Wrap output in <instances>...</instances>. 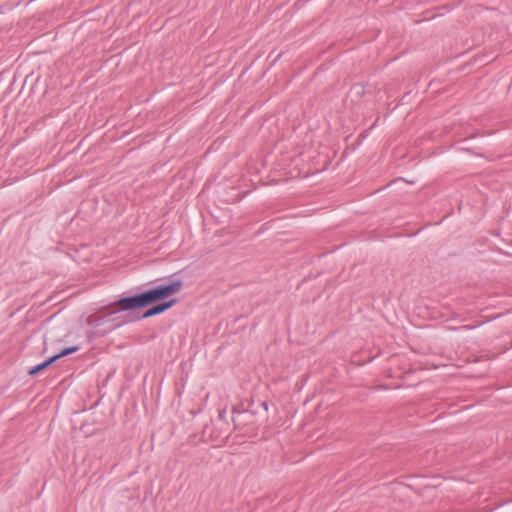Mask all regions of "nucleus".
<instances>
[{"mask_svg":"<svg viewBox=\"0 0 512 512\" xmlns=\"http://www.w3.org/2000/svg\"><path fill=\"white\" fill-rule=\"evenodd\" d=\"M182 288V281L175 280L171 281L168 284H162L151 288L141 294L123 297L117 300L114 305L119 306L122 311H129L140 309L145 306H148L158 300H162L167 298L177 292H179Z\"/></svg>","mask_w":512,"mask_h":512,"instance_id":"obj_1","label":"nucleus"},{"mask_svg":"<svg viewBox=\"0 0 512 512\" xmlns=\"http://www.w3.org/2000/svg\"><path fill=\"white\" fill-rule=\"evenodd\" d=\"M78 350H79L78 346H72V347L65 348L61 352H59L58 354L48 358L47 360H45L42 363H40V364L30 368V370L28 371V374L30 376H35L40 371L46 369L48 366H50L52 363H54L57 359H59L61 357H64V356H67L69 354H72V353H74V352H76Z\"/></svg>","mask_w":512,"mask_h":512,"instance_id":"obj_2","label":"nucleus"},{"mask_svg":"<svg viewBox=\"0 0 512 512\" xmlns=\"http://www.w3.org/2000/svg\"><path fill=\"white\" fill-rule=\"evenodd\" d=\"M177 302L176 299H171L169 301L161 302L148 310H146L143 314V318H149L158 314H161L165 312L166 310L170 309L175 303Z\"/></svg>","mask_w":512,"mask_h":512,"instance_id":"obj_3","label":"nucleus"}]
</instances>
